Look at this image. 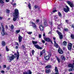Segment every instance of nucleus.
<instances>
[{
    "label": "nucleus",
    "instance_id": "63",
    "mask_svg": "<svg viewBox=\"0 0 74 74\" xmlns=\"http://www.w3.org/2000/svg\"><path fill=\"white\" fill-rule=\"evenodd\" d=\"M53 39L54 40H56V38L55 37H53Z\"/></svg>",
    "mask_w": 74,
    "mask_h": 74
},
{
    "label": "nucleus",
    "instance_id": "40",
    "mask_svg": "<svg viewBox=\"0 0 74 74\" xmlns=\"http://www.w3.org/2000/svg\"><path fill=\"white\" fill-rule=\"evenodd\" d=\"M27 34H32V32H27Z\"/></svg>",
    "mask_w": 74,
    "mask_h": 74
},
{
    "label": "nucleus",
    "instance_id": "20",
    "mask_svg": "<svg viewBox=\"0 0 74 74\" xmlns=\"http://www.w3.org/2000/svg\"><path fill=\"white\" fill-rule=\"evenodd\" d=\"M45 69H51L52 68V66L51 65L49 64L47 65L45 67Z\"/></svg>",
    "mask_w": 74,
    "mask_h": 74
},
{
    "label": "nucleus",
    "instance_id": "53",
    "mask_svg": "<svg viewBox=\"0 0 74 74\" xmlns=\"http://www.w3.org/2000/svg\"><path fill=\"white\" fill-rule=\"evenodd\" d=\"M71 27H72V28H73V29H74V25L72 24Z\"/></svg>",
    "mask_w": 74,
    "mask_h": 74
},
{
    "label": "nucleus",
    "instance_id": "17",
    "mask_svg": "<svg viewBox=\"0 0 74 74\" xmlns=\"http://www.w3.org/2000/svg\"><path fill=\"white\" fill-rule=\"evenodd\" d=\"M39 29L40 31H43L44 30V26L42 25H40L39 26Z\"/></svg>",
    "mask_w": 74,
    "mask_h": 74
},
{
    "label": "nucleus",
    "instance_id": "37",
    "mask_svg": "<svg viewBox=\"0 0 74 74\" xmlns=\"http://www.w3.org/2000/svg\"><path fill=\"white\" fill-rule=\"evenodd\" d=\"M38 6L36 5H35L34 6V8H35V9H37V8H38Z\"/></svg>",
    "mask_w": 74,
    "mask_h": 74
},
{
    "label": "nucleus",
    "instance_id": "18",
    "mask_svg": "<svg viewBox=\"0 0 74 74\" xmlns=\"http://www.w3.org/2000/svg\"><path fill=\"white\" fill-rule=\"evenodd\" d=\"M45 40L46 41H47V42H50V41H51V40L49 38H45Z\"/></svg>",
    "mask_w": 74,
    "mask_h": 74
},
{
    "label": "nucleus",
    "instance_id": "22",
    "mask_svg": "<svg viewBox=\"0 0 74 74\" xmlns=\"http://www.w3.org/2000/svg\"><path fill=\"white\" fill-rule=\"evenodd\" d=\"M61 58L62 60H64V61L66 60V58H65L64 56H63V55L61 56Z\"/></svg>",
    "mask_w": 74,
    "mask_h": 74
},
{
    "label": "nucleus",
    "instance_id": "14",
    "mask_svg": "<svg viewBox=\"0 0 74 74\" xmlns=\"http://www.w3.org/2000/svg\"><path fill=\"white\" fill-rule=\"evenodd\" d=\"M32 73L30 70H28V73L27 72H24L23 73V74H32Z\"/></svg>",
    "mask_w": 74,
    "mask_h": 74
},
{
    "label": "nucleus",
    "instance_id": "41",
    "mask_svg": "<svg viewBox=\"0 0 74 74\" xmlns=\"http://www.w3.org/2000/svg\"><path fill=\"white\" fill-rule=\"evenodd\" d=\"M22 47L23 49H25V46L24 45H22Z\"/></svg>",
    "mask_w": 74,
    "mask_h": 74
},
{
    "label": "nucleus",
    "instance_id": "7",
    "mask_svg": "<svg viewBox=\"0 0 74 74\" xmlns=\"http://www.w3.org/2000/svg\"><path fill=\"white\" fill-rule=\"evenodd\" d=\"M67 3L72 8V7H74V5L73 3H71V2L68 1H67Z\"/></svg>",
    "mask_w": 74,
    "mask_h": 74
},
{
    "label": "nucleus",
    "instance_id": "19",
    "mask_svg": "<svg viewBox=\"0 0 74 74\" xmlns=\"http://www.w3.org/2000/svg\"><path fill=\"white\" fill-rule=\"evenodd\" d=\"M31 24H32L33 27V28H34V29L36 28V27H37V25H36V24H35L34 23L32 22L31 23Z\"/></svg>",
    "mask_w": 74,
    "mask_h": 74
},
{
    "label": "nucleus",
    "instance_id": "13",
    "mask_svg": "<svg viewBox=\"0 0 74 74\" xmlns=\"http://www.w3.org/2000/svg\"><path fill=\"white\" fill-rule=\"evenodd\" d=\"M1 26L2 28V32L1 34L2 35H4V26H3V25H1Z\"/></svg>",
    "mask_w": 74,
    "mask_h": 74
},
{
    "label": "nucleus",
    "instance_id": "6",
    "mask_svg": "<svg viewBox=\"0 0 74 74\" xmlns=\"http://www.w3.org/2000/svg\"><path fill=\"white\" fill-rule=\"evenodd\" d=\"M58 52L61 55L63 53V50H62V49L60 47H58Z\"/></svg>",
    "mask_w": 74,
    "mask_h": 74
},
{
    "label": "nucleus",
    "instance_id": "43",
    "mask_svg": "<svg viewBox=\"0 0 74 74\" xmlns=\"http://www.w3.org/2000/svg\"><path fill=\"white\" fill-rule=\"evenodd\" d=\"M0 3L3 4V3H4V2H3L2 0H0Z\"/></svg>",
    "mask_w": 74,
    "mask_h": 74
},
{
    "label": "nucleus",
    "instance_id": "59",
    "mask_svg": "<svg viewBox=\"0 0 74 74\" xmlns=\"http://www.w3.org/2000/svg\"><path fill=\"white\" fill-rule=\"evenodd\" d=\"M45 33H44L43 34V36H44V37H45Z\"/></svg>",
    "mask_w": 74,
    "mask_h": 74
},
{
    "label": "nucleus",
    "instance_id": "51",
    "mask_svg": "<svg viewBox=\"0 0 74 74\" xmlns=\"http://www.w3.org/2000/svg\"><path fill=\"white\" fill-rule=\"evenodd\" d=\"M42 53H45V50L43 49L42 51Z\"/></svg>",
    "mask_w": 74,
    "mask_h": 74
},
{
    "label": "nucleus",
    "instance_id": "11",
    "mask_svg": "<svg viewBox=\"0 0 74 74\" xmlns=\"http://www.w3.org/2000/svg\"><path fill=\"white\" fill-rule=\"evenodd\" d=\"M17 53H15L14 54V55H16V57H17V60H18V59H19V53L18 52V51H17Z\"/></svg>",
    "mask_w": 74,
    "mask_h": 74
},
{
    "label": "nucleus",
    "instance_id": "44",
    "mask_svg": "<svg viewBox=\"0 0 74 74\" xmlns=\"http://www.w3.org/2000/svg\"><path fill=\"white\" fill-rule=\"evenodd\" d=\"M1 73H2V74H4V73H5V72L4 71H1Z\"/></svg>",
    "mask_w": 74,
    "mask_h": 74
},
{
    "label": "nucleus",
    "instance_id": "28",
    "mask_svg": "<svg viewBox=\"0 0 74 74\" xmlns=\"http://www.w3.org/2000/svg\"><path fill=\"white\" fill-rule=\"evenodd\" d=\"M11 29H14V25H12L10 27Z\"/></svg>",
    "mask_w": 74,
    "mask_h": 74
},
{
    "label": "nucleus",
    "instance_id": "8",
    "mask_svg": "<svg viewBox=\"0 0 74 74\" xmlns=\"http://www.w3.org/2000/svg\"><path fill=\"white\" fill-rule=\"evenodd\" d=\"M72 47V44L71 43H69L68 45V48L69 50H71Z\"/></svg>",
    "mask_w": 74,
    "mask_h": 74
},
{
    "label": "nucleus",
    "instance_id": "47",
    "mask_svg": "<svg viewBox=\"0 0 74 74\" xmlns=\"http://www.w3.org/2000/svg\"><path fill=\"white\" fill-rule=\"evenodd\" d=\"M69 21V20H66L65 22H66V23H68Z\"/></svg>",
    "mask_w": 74,
    "mask_h": 74
},
{
    "label": "nucleus",
    "instance_id": "5",
    "mask_svg": "<svg viewBox=\"0 0 74 74\" xmlns=\"http://www.w3.org/2000/svg\"><path fill=\"white\" fill-rule=\"evenodd\" d=\"M66 8H63V10L65 12L67 13V12H68L70 11V8H69V7H68V6L67 5L66 6Z\"/></svg>",
    "mask_w": 74,
    "mask_h": 74
},
{
    "label": "nucleus",
    "instance_id": "36",
    "mask_svg": "<svg viewBox=\"0 0 74 74\" xmlns=\"http://www.w3.org/2000/svg\"><path fill=\"white\" fill-rule=\"evenodd\" d=\"M64 31H65V32H68L69 31V29H68V28H64Z\"/></svg>",
    "mask_w": 74,
    "mask_h": 74
},
{
    "label": "nucleus",
    "instance_id": "25",
    "mask_svg": "<svg viewBox=\"0 0 74 74\" xmlns=\"http://www.w3.org/2000/svg\"><path fill=\"white\" fill-rule=\"evenodd\" d=\"M53 10H54L52 11V12H53V13H55V12H56L57 11V10H56V8H54Z\"/></svg>",
    "mask_w": 74,
    "mask_h": 74
},
{
    "label": "nucleus",
    "instance_id": "38",
    "mask_svg": "<svg viewBox=\"0 0 74 74\" xmlns=\"http://www.w3.org/2000/svg\"><path fill=\"white\" fill-rule=\"evenodd\" d=\"M9 11H10L8 9H6V13H7V14H9Z\"/></svg>",
    "mask_w": 74,
    "mask_h": 74
},
{
    "label": "nucleus",
    "instance_id": "4",
    "mask_svg": "<svg viewBox=\"0 0 74 74\" xmlns=\"http://www.w3.org/2000/svg\"><path fill=\"white\" fill-rule=\"evenodd\" d=\"M56 32L59 36L60 39V40L62 39H63V35L62 34V33L60 32L59 31H58V30L56 31Z\"/></svg>",
    "mask_w": 74,
    "mask_h": 74
},
{
    "label": "nucleus",
    "instance_id": "9",
    "mask_svg": "<svg viewBox=\"0 0 74 74\" xmlns=\"http://www.w3.org/2000/svg\"><path fill=\"white\" fill-rule=\"evenodd\" d=\"M47 20L46 19V20H44V21L43 23V25H44L45 26V27H47V26H48V23H47Z\"/></svg>",
    "mask_w": 74,
    "mask_h": 74
},
{
    "label": "nucleus",
    "instance_id": "64",
    "mask_svg": "<svg viewBox=\"0 0 74 74\" xmlns=\"http://www.w3.org/2000/svg\"><path fill=\"white\" fill-rule=\"evenodd\" d=\"M14 0H12V3H14Z\"/></svg>",
    "mask_w": 74,
    "mask_h": 74
},
{
    "label": "nucleus",
    "instance_id": "29",
    "mask_svg": "<svg viewBox=\"0 0 74 74\" xmlns=\"http://www.w3.org/2000/svg\"><path fill=\"white\" fill-rule=\"evenodd\" d=\"M40 57H42L43 56V53L42 52V51H40Z\"/></svg>",
    "mask_w": 74,
    "mask_h": 74
},
{
    "label": "nucleus",
    "instance_id": "3",
    "mask_svg": "<svg viewBox=\"0 0 74 74\" xmlns=\"http://www.w3.org/2000/svg\"><path fill=\"white\" fill-rule=\"evenodd\" d=\"M68 67H71V68L69 69V72H70V71H74V66L73 64H69L68 65Z\"/></svg>",
    "mask_w": 74,
    "mask_h": 74
},
{
    "label": "nucleus",
    "instance_id": "42",
    "mask_svg": "<svg viewBox=\"0 0 74 74\" xmlns=\"http://www.w3.org/2000/svg\"><path fill=\"white\" fill-rule=\"evenodd\" d=\"M12 5H13V7H15V5H16V3H13V4H12Z\"/></svg>",
    "mask_w": 74,
    "mask_h": 74
},
{
    "label": "nucleus",
    "instance_id": "24",
    "mask_svg": "<svg viewBox=\"0 0 74 74\" xmlns=\"http://www.w3.org/2000/svg\"><path fill=\"white\" fill-rule=\"evenodd\" d=\"M28 7L29 10H30V9L32 8V7L31 6V4L30 3H29V4H28Z\"/></svg>",
    "mask_w": 74,
    "mask_h": 74
},
{
    "label": "nucleus",
    "instance_id": "50",
    "mask_svg": "<svg viewBox=\"0 0 74 74\" xmlns=\"http://www.w3.org/2000/svg\"><path fill=\"white\" fill-rule=\"evenodd\" d=\"M42 42H43V44H44V43H45V42L44 40H42Z\"/></svg>",
    "mask_w": 74,
    "mask_h": 74
},
{
    "label": "nucleus",
    "instance_id": "56",
    "mask_svg": "<svg viewBox=\"0 0 74 74\" xmlns=\"http://www.w3.org/2000/svg\"><path fill=\"white\" fill-rule=\"evenodd\" d=\"M16 45H18V46L19 45V44L18 42H16Z\"/></svg>",
    "mask_w": 74,
    "mask_h": 74
},
{
    "label": "nucleus",
    "instance_id": "39",
    "mask_svg": "<svg viewBox=\"0 0 74 74\" xmlns=\"http://www.w3.org/2000/svg\"><path fill=\"white\" fill-rule=\"evenodd\" d=\"M20 30H17L16 31V32L18 34L19 33V32H20Z\"/></svg>",
    "mask_w": 74,
    "mask_h": 74
},
{
    "label": "nucleus",
    "instance_id": "33",
    "mask_svg": "<svg viewBox=\"0 0 74 74\" xmlns=\"http://www.w3.org/2000/svg\"><path fill=\"white\" fill-rule=\"evenodd\" d=\"M48 55L49 56H50V57H51V56H52V54H51V52H48Z\"/></svg>",
    "mask_w": 74,
    "mask_h": 74
},
{
    "label": "nucleus",
    "instance_id": "31",
    "mask_svg": "<svg viewBox=\"0 0 74 74\" xmlns=\"http://www.w3.org/2000/svg\"><path fill=\"white\" fill-rule=\"evenodd\" d=\"M2 45H3V46L5 45V42L4 41H2Z\"/></svg>",
    "mask_w": 74,
    "mask_h": 74
},
{
    "label": "nucleus",
    "instance_id": "52",
    "mask_svg": "<svg viewBox=\"0 0 74 74\" xmlns=\"http://www.w3.org/2000/svg\"><path fill=\"white\" fill-rule=\"evenodd\" d=\"M40 65H44V64L42 63V62H40Z\"/></svg>",
    "mask_w": 74,
    "mask_h": 74
},
{
    "label": "nucleus",
    "instance_id": "46",
    "mask_svg": "<svg viewBox=\"0 0 74 74\" xmlns=\"http://www.w3.org/2000/svg\"><path fill=\"white\" fill-rule=\"evenodd\" d=\"M49 24L50 25H52V22L50 21L49 22Z\"/></svg>",
    "mask_w": 74,
    "mask_h": 74
},
{
    "label": "nucleus",
    "instance_id": "35",
    "mask_svg": "<svg viewBox=\"0 0 74 74\" xmlns=\"http://www.w3.org/2000/svg\"><path fill=\"white\" fill-rule=\"evenodd\" d=\"M35 53V51H34V50H32V55H34V53Z\"/></svg>",
    "mask_w": 74,
    "mask_h": 74
},
{
    "label": "nucleus",
    "instance_id": "60",
    "mask_svg": "<svg viewBox=\"0 0 74 74\" xmlns=\"http://www.w3.org/2000/svg\"><path fill=\"white\" fill-rule=\"evenodd\" d=\"M62 26V24H59V25H58V26L59 27H60Z\"/></svg>",
    "mask_w": 74,
    "mask_h": 74
},
{
    "label": "nucleus",
    "instance_id": "61",
    "mask_svg": "<svg viewBox=\"0 0 74 74\" xmlns=\"http://www.w3.org/2000/svg\"><path fill=\"white\" fill-rule=\"evenodd\" d=\"M16 48V49H18V46H16V47H15Z\"/></svg>",
    "mask_w": 74,
    "mask_h": 74
},
{
    "label": "nucleus",
    "instance_id": "21",
    "mask_svg": "<svg viewBox=\"0 0 74 74\" xmlns=\"http://www.w3.org/2000/svg\"><path fill=\"white\" fill-rule=\"evenodd\" d=\"M10 60H12L14 59L15 58V56L14 55H12L10 57Z\"/></svg>",
    "mask_w": 74,
    "mask_h": 74
},
{
    "label": "nucleus",
    "instance_id": "54",
    "mask_svg": "<svg viewBox=\"0 0 74 74\" xmlns=\"http://www.w3.org/2000/svg\"><path fill=\"white\" fill-rule=\"evenodd\" d=\"M54 18L55 19H58V17H57L56 16H55Z\"/></svg>",
    "mask_w": 74,
    "mask_h": 74
},
{
    "label": "nucleus",
    "instance_id": "49",
    "mask_svg": "<svg viewBox=\"0 0 74 74\" xmlns=\"http://www.w3.org/2000/svg\"><path fill=\"white\" fill-rule=\"evenodd\" d=\"M6 51H9V49H8V47H7V46H6Z\"/></svg>",
    "mask_w": 74,
    "mask_h": 74
},
{
    "label": "nucleus",
    "instance_id": "62",
    "mask_svg": "<svg viewBox=\"0 0 74 74\" xmlns=\"http://www.w3.org/2000/svg\"><path fill=\"white\" fill-rule=\"evenodd\" d=\"M36 22H39V20H37V19L36 20Z\"/></svg>",
    "mask_w": 74,
    "mask_h": 74
},
{
    "label": "nucleus",
    "instance_id": "1",
    "mask_svg": "<svg viewBox=\"0 0 74 74\" xmlns=\"http://www.w3.org/2000/svg\"><path fill=\"white\" fill-rule=\"evenodd\" d=\"M19 13V10L17 9L14 10V12L13 13V21L15 22L16 21V19L18 18Z\"/></svg>",
    "mask_w": 74,
    "mask_h": 74
},
{
    "label": "nucleus",
    "instance_id": "58",
    "mask_svg": "<svg viewBox=\"0 0 74 74\" xmlns=\"http://www.w3.org/2000/svg\"><path fill=\"white\" fill-rule=\"evenodd\" d=\"M60 27H58L57 29H59V30H60Z\"/></svg>",
    "mask_w": 74,
    "mask_h": 74
},
{
    "label": "nucleus",
    "instance_id": "57",
    "mask_svg": "<svg viewBox=\"0 0 74 74\" xmlns=\"http://www.w3.org/2000/svg\"><path fill=\"white\" fill-rule=\"evenodd\" d=\"M54 44H57L56 43V41H55V40H54Z\"/></svg>",
    "mask_w": 74,
    "mask_h": 74
},
{
    "label": "nucleus",
    "instance_id": "32",
    "mask_svg": "<svg viewBox=\"0 0 74 74\" xmlns=\"http://www.w3.org/2000/svg\"><path fill=\"white\" fill-rule=\"evenodd\" d=\"M14 31V29H11V30H10V32L11 33H13Z\"/></svg>",
    "mask_w": 74,
    "mask_h": 74
},
{
    "label": "nucleus",
    "instance_id": "2",
    "mask_svg": "<svg viewBox=\"0 0 74 74\" xmlns=\"http://www.w3.org/2000/svg\"><path fill=\"white\" fill-rule=\"evenodd\" d=\"M38 42L37 41H34L33 40L32 41V43L34 45V46L36 48H37L38 49H42V47H40L38 45H35L37 44Z\"/></svg>",
    "mask_w": 74,
    "mask_h": 74
},
{
    "label": "nucleus",
    "instance_id": "30",
    "mask_svg": "<svg viewBox=\"0 0 74 74\" xmlns=\"http://www.w3.org/2000/svg\"><path fill=\"white\" fill-rule=\"evenodd\" d=\"M63 44H64V46H66V45H67V42H66V41H64L63 42Z\"/></svg>",
    "mask_w": 74,
    "mask_h": 74
},
{
    "label": "nucleus",
    "instance_id": "12",
    "mask_svg": "<svg viewBox=\"0 0 74 74\" xmlns=\"http://www.w3.org/2000/svg\"><path fill=\"white\" fill-rule=\"evenodd\" d=\"M55 71L56 73L54 74H59V71H58V67L57 66H56L55 67Z\"/></svg>",
    "mask_w": 74,
    "mask_h": 74
},
{
    "label": "nucleus",
    "instance_id": "55",
    "mask_svg": "<svg viewBox=\"0 0 74 74\" xmlns=\"http://www.w3.org/2000/svg\"><path fill=\"white\" fill-rule=\"evenodd\" d=\"M3 68H6V65H3Z\"/></svg>",
    "mask_w": 74,
    "mask_h": 74
},
{
    "label": "nucleus",
    "instance_id": "16",
    "mask_svg": "<svg viewBox=\"0 0 74 74\" xmlns=\"http://www.w3.org/2000/svg\"><path fill=\"white\" fill-rule=\"evenodd\" d=\"M51 72V71L50 69H46L45 73L46 74H49Z\"/></svg>",
    "mask_w": 74,
    "mask_h": 74
},
{
    "label": "nucleus",
    "instance_id": "15",
    "mask_svg": "<svg viewBox=\"0 0 74 74\" xmlns=\"http://www.w3.org/2000/svg\"><path fill=\"white\" fill-rule=\"evenodd\" d=\"M44 58L46 60L48 61L49 59V56H44Z\"/></svg>",
    "mask_w": 74,
    "mask_h": 74
},
{
    "label": "nucleus",
    "instance_id": "45",
    "mask_svg": "<svg viewBox=\"0 0 74 74\" xmlns=\"http://www.w3.org/2000/svg\"><path fill=\"white\" fill-rule=\"evenodd\" d=\"M39 38H41V34H39Z\"/></svg>",
    "mask_w": 74,
    "mask_h": 74
},
{
    "label": "nucleus",
    "instance_id": "27",
    "mask_svg": "<svg viewBox=\"0 0 74 74\" xmlns=\"http://www.w3.org/2000/svg\"><path fill=\"white\" fill-rule=\"evenodd\" d=\"M71 37L72 39H74V34H71Z\"/></svg>",
    "mask_w": 74,
    "mask_h": 74
},
{
    "label": "nucleus",
    "instance_id": "23",
    "mask_svg": "<svg viewBox=\"0 0 74 74\" xmlns=\"http://www.w3.org/2000/svg\"><path fill=\"white\" fill-rule=\"evenodd\" d=\"M56 59L58 61V63H60V59H59V58L57 56H56Z\"/></svg>",
    "mask_w": 74,
    "mask_h": 74
},
{
    "label": "nucleus",
    "instance_id": "48",
    "mask_svg": "<svg viewBox=\"0 0 74 74\" xmlns=\"http://www.w3.org/2000/svg\"><path fill=\"white\" fill-rule=\"evenodd\" d=\"M4 34H3V35H2V36H4V35H7V34H7V33H6V32H4Z\"/></svg>",
    "mask_w": 74,
    "mask_h": 74
},
{
    "label": "nucleus",
    "instance_id": "26",
    "mask_svg": "<svg viewBox=\"0 0 74 74\" xmlns=\"http://www.w3.org/2000/svg\"><path fill=\"white\" fill-rule=\"evenodd\" d=\"M54 47H56V48H59V45H58V44L57 43L56 44H54Z\"/></svg>",
    "mask_w": 74,
    "mask_h": 74
},
{
    "label": "nucleus",
    "instance_id": "34",
    "mask_svg": "<svg viewBox=\"0 0 74 74\" xmlns=\"http://www.w3.org/2000/svg\"><path fill=\"white\" fill-rule=\"evenodd\" d=\"M58 14L60 17H62V14H61V13H60V12H58Z\"/></svg>",
    "mask_w": 74,
    "mask_h": 74
},
{
    "label": "nucleus",
    "instance_id": "10",
    "mask_svg": "<svg viewBox=\"0 0 74 74\" xmlns=\"http://www.w3.org/2000/svg\"><path fill=\"white\" fill-rule=\"evenodd\" d=\"M18 39L19 42H21L22 41V37L21 35L18 36Z\"/></svg>",
    "mask_w": 74,
    "mask_h": 74
}]
</instances>
